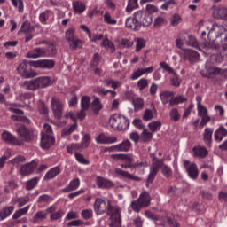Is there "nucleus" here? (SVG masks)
<instances>
[{"label": "nucleus", "mask_w": 227, "mask_h": 227, "mask_svg": "<svg viewBox=\"0 0 227 227\" xmlns=\"http://www.w3.org/2000/svg\"><path fill=\"white\" fill-rule=\"evenodd\" d=\"M51 83V77L41 76L34 80H27L20 82V86L29 91H36V90H42L49 87Z\"/></svg>", "instance_id": "1"}, {"label": "nucleus", "mask_w": 227, "mask_h": 227, "mask_svg": "<svg viewBox=\"0 0 227 227\" xmlns=\"http://www.w3.org/2000/svg\"><path fill=\"white\" fill-rule=\"evenodd\" d=\"M109 124L114 130H127L130 125L129 119L120 114H114L109 119Z\"/></svg>", "instance_id": "2"}, {"label": "nucleus", "mask_w": 227, "mask_h": 227, "mask_svg": "<svg viewBox=\"0 0 227 227\" xmlns=\"http://www.w3.org/2000/svg\"><path fill=\"white\" fill-rule=\"evenodd\" d=\"M51 108L55 118H57V120H61V116H63V109H65V103H63L59 98L52 97L51 99Z\"/></svg>", "instance_id": "3"}, {"label": "nucleus", "mask_w": 227, "mask_h": 227, "mask_svg": "<svg viewBox=\"0 0 227 227\" xmlns=\"http://www.w3.org/2000/svg\"><path fill=\"white\" fill-rule=\"evenodd\" d=\"M106 214L110 216V221H112L111 226H114V224H120L121 223L120 207H118V206H112L111 202L108 201Z\"/></svg>", "instance_id": "4"}, {"label": "nucleus", "mask_w": 227, "mask_h": 227, "mask_svg": "<svg viewBox=\"0 0 227 227\" xmlns=\"http://www.w3.org/2000/svg\"><path fill=\"white\" fill-rule=\"evenodd\" d=\"M139 15H141V11L136 12L134 13V17H129L126 19L125 26L127 29H130L131 31H139V29H141Z\"/></svg>", "instance_id": "5"}, {"label": "nucleus", "mask_w": 227, "mask_h": 227, "mask_svg": "<svg viewBox=\"0 0 227 227\" xmlns=\"http://www.w3.org/2000/svg\"><path fill=\"white\" fill-rule=\"evenodd\" d=\"M160 166H162V160L153 157V163L150 166L149 175L147 176V184H152V182L155 180L157 173H159V169H160Z\"/></svg>", "instance_id": "6"}, {"label": "nucleus", "mask_w": 227, "mask_h": 227, "mask_svg": "<svg viewBox=\"0 0 227 227\" xmlns=\"http://www.w3.org/2000/svg\"><path fill=\"white\" fill-rule=\"evenodd\" d=\"M1 139L4 143L7 145H12L15 146H20L22 145V140H19L12 132L8 130H4L1 134Z\"/></svg>", "instance_id": "7"}, {"label": "nucleus", "mask_w": 227, "mask_h": 227, "mask_svg": "<svg viewBox=\"0 0 227 227\" xmlns=\"http://www.w3.org/2000/svg\"><path fill=\"white\" fill-rule=\"evenodd\" d=\"M16 132L20 136V139H21V141L29 142L35 138V134L33 133V130L26 128V126H20L16 129Z\"/></svg>", "instance_id": "8"}, {"label": "nucleus", "mask_w": 227, "mask_h": 227, "mask_svg": "<svg viewBox=\"0 0 227 227\" xmlns=\"http://www.w3.org/2000/svg\"><path fill=\"white\" fill-rule=\"evenodd\" d=\"M109 208V202H106L102 198H98L94 203V211L97 215H102V214H106L107 209Z\"/></svg>", "instance_id": "9"}, {"label": "nucleus", "mask_w": 227, "mask_h": 227, "mask_svg": "<svg viewBox=\"0 0 227 227\" xmlns=\"http://www.w3.org/2000/svg\"><path fill=\"white\" fill-rule=\"evenodd\" d=\"M224 74V70L221 67H217L215 66H206V72L202 73V77H206L207 79H214V77H217V75H222Z\"/></svg>", "instance_id": "10"}, {"label": "nucleus", "mask_w": 227, "mask_h": 227, "mask_svg": "<svg viewBox=\"0 0 227 227\" xmlns=\"http://www.w3.org/2000/svg\"><path fill=\"white\" fill-rule=\"evenodd\" d=\"M184 166L188 173V176L192 180H197L200 175V171L198 170V165H196V163H191L189 160H184Z\"/></svg>", "instance_id": "11"}, {"label": "nucleus", "mask_w": 227, "mask_h": 227, "mask_svg": "<svg viewBox=\"0 0 227 227\" xmlns=\"http://www.w3.org/2000/svg\"><path fill=\"white\" fill-rule=\"evenodd\" d=\"M18 74H20L23 79H33V77H35L36 74L31 70H29V67L27 66V63L22 62L20 63L17 67Z\"/></svg>", "instance_id": "12"}, {"label": "nucleus", "mask_w": 227, "mask_h": 227, "mask_svg": "<svg viewBox=\"0 0 227 227\" xmlns=\"http://www.w3.org/2000/svg\"><path fill=\"white\" fill-rule=\"evenodd\" d=\"M54 145V137L52 135H47L45 132L41 133V148L43 150H49L51 146Z\"/></svg>", "instance_id": "13"}, {"label": "nucleus", "mask_w": 227, "mask_h": 227, "mask_svg": "<svg viewBox=\"0 0 227 227\" xmlns=\"http://www.w3.org/2000/svg\"><path fill=\"white\" fill-rule=\"evenodd\" d=\"M184 58L190 63H196L200 61V53L194 50L186 49L184 50Z\"/></svg>", "instance_id": "14"}, {"label": "nucleus", "mask_w": 227, "mask_h": 227, "mask_svg": "<svg viewBox=\"0 0 227 227\" xmlns=\"http://www.w3.org/2000/svg\"><path fill=\"white\" fill-rule=\"evenodd\" d=\"M96 185L98 187V189H111L112 187H114V183L102 176H97Z\"/></svg>", "instance_id": "15"}, {"label": "nucleus", "mask_w": 227, "mask_h": 227, "mask_svg": "<svg viewBox=\"0 0 227 227\" xmlns=\"http://www.w3.org/2000/svg\"><path fill=\"white\" fill-rule=\"evenodd\" d=\"M96 142L99 143V145H113L118 143V138L116 137H108L105 134H100L96 137Z\"/></svg>", "instance_id": "16"}, {"label": "nucleus", "mask_w": 227, "mask_h": 227, "mask_svg": "<svg viewBox=\"0 0 227 227\" xmlns=\"http://www.w3.org/2000/svg\"><path fill=\"white\" fill-rule=\"evenodd\" d=\"M114 173L118 175V176H121L122 178H126V180H133L134 182H141V178L137 176H134L130 174L129 171L122 170L121 168H115Z\"/></svg>", "instance_id": "17"}, {"label": "nucleus", "mask_w": 227, "mask_h": 227, "mask_svg": "<svg viewBox=\"0 0 227 227\" xmlns=\"http://www.w3.org/2000/svg\"><path fill=\"white\" fill-rule=\"evenodd\" d=\"M138 21L141 26H144V27H148V26H152V23L153 22V18H152V15L146 14L143 11H141V13L138 14Z\"/></svg>", "instance_id": "18"}, {"label": "nucleus", "mask_w": 227, "mask_h": 227, "mask_svg": "<svg viewBox=\"0 0 227 227\" xmlns=\"http://www.w3.org/2000/svg\"><path fill=\"white\" fill-rule=\"evenodd\" d=\"M27 58L37 59L38 58H45V48H35L27 53Z\"/></svg>", "instance_id": "19"}, {"label": "nucleus", "mask_w": 227, "mask_h": 227, "mask_svg": "<svg viewBox=\"0 0 227 227\" xmlns=\"http://www.w3.org/2000/svg\"><path fill=\"white\" fill-rule=\"evenodd\" d=\"M36 166H37V164L35 161H32L30 163L22 165L20 167V175H22L23 176L31 175V173H33L35 171V169H36Z\"/></svg>", "instance_id": "20"}, {"label": "nucleus", "mask_w": 227, "mask_h": 227, "mask_svg": "<svg viewBox=\"0 0 227 227\" xmlns=\"http://www.w3.org/2000/svg\"><path fill=\"white\" fill-rule=\"evenodd\" d=\"M227 137V129L224 126L220 125L215 131L214 137L216 143H221L224 137Z\"/></svg>", "instance_id": "21"}, {"label": "nucleus", "mask_w": 227, "mask_h": 227, "mask_svg": "<svg viewBox=\"0 0 227 227\" xmlns=\"http://www.w3.org/2000/svg\"><path fill=\"white\" fill-rule=\"evenodd\" d=\"M54 60L52 59H41L35 61V67H38L39 68H45L47 70L54 68Z\"/></svg>", "instance_id": "22"}, {"label": "nucleus", "mask_w": 227, "mask_h": 227, "mask_svg": "<svg viewBox=\"0 0 227 227\" xmlns=\"http://www.w3.org/2000/svg\"><path fill=\"white\" fill-rule=\"evenodd\" d=\"M138 203L144 208H146V207L150 206V201H152V198L150 197V193L148 192H144L140 194L139 198L137 199Z\"/></svg>", "instance_id": "23"}, {"label": "nucleus", "mask_w": 227, "mask_h": 227, "mask_svg": "<svg viewBox=\"0 0 227 227\" xmlns=\"http://www.w3.org/2000/svg\"><path fill=\"white\" fill-rule=\"evenodd\" d=\"M193 157H199L200 159H205L208 155V150L207 148L198 145L193 147Z\"/></svg>", "instance_id": "24"}, {"label": "nucleus", "mask_w": 227, "mask_h": 227, "mask_svg": "<svg viewBox=\"0 0 227 227\" xmlns=\"http://www.w3.org/2000/svg\"><path fill=\"white\" fill-rule=\"evenodd\" d=\"M173 97H175V92L168 90L163 91L160 95L162 104L166 105L169 102V106H171V100H173Z\"/></svg>", "instance_id": "25"}, {"label": "nucleus", "mask_w": 227, "mask_h": 227, "mask_svg": "<svg viewBox=\"0 0 227 227\" xmlns=\"http://www.w3.org/2000/svg\"><path fill=\"white\" fill-rule=\"evenodd\" d=\"M111 159H114V160H127L129 162V164H132L134 162V158L130 154H125V153H118V154H111Z\"/></svg>", "instance_id": "26"}, {"label": "nucleus", "mask_w": 227, "mask_h": 227, "mask_svg": "<svg viewBox=\"0 0 227 227\" xmlns=\"http://www.w3.org/2000/svg\"><path fill=\"white\" fill-rule=\"evenodd\" d=\"M79 185H81L79 178L73 179L68 185L63 189V192H72V191H76V189H79Z\"/></svg>", "instance_id": "27"}, {"label": "nucleus", "mask_w": 227, "mask_h": 227, "mask_svg": "<svg viewBox=\"0 0 227 227\" xmlns=\"http://www.w3.org/2000/svg\"><path fill=\"white\" fill-rule=\"evenodd\" d=\"M212 134H214V129L206 128L203 133V141L207 146H210L212 143Z\"/></svg>", "instance_id": "28"}, {"label": "nucleus", "mask_w": 227, "mask_h": 227, "mask_svg": "<svg viewBox=\"0 0 227 227\" xmlns=\"http://www.w3.org/2000/svg\"><path fill=\"white\" fill-rule=\"evenodd\" d=\"M59 173H61V168L59 167H54L45 174L44 180H52V178H56Z\"/></svg>", "instance_id": "29"}, {"label": "nucleus", "mask_w": 227, "mask_h": 227, "mask_svg": "<svg viewBox=\"0 0 227 227\" xmlns=\"http://www.w3.org/2000/svg\"><path fill=\"white\" fill-rule=\"evenodd\" d=\"M102 107L103 106H102V103L100 102V98L98 97H94V99L90 103V108L92 109V111L96 113V114H98V113L100 112Z\"/></svg>", "instance_id": "30"}, {"label": "nucleus", "mask_w": 227, "mask_h": 227, "mask_svg": "<svg viewBox=\"0 0 227 227\" xmlns=\"http://www.w3.org/2000/svg\"><path fill=\"white\" fill-rule=\"evenodd\" d=\"M132 147V143L130 140L126 139L123 142L117 145V150L119 152H130V148Z\"/></svg>", "instance_id": "31"}, {"label": "nucleus", "mask_w": 227, "mask_h": 227, "mask_svg": "<svg viewBox=\"0 0 227 227\" xmlns=\"http://www.w3.org/2000/svg\"><path fill=\"white\" fill-rule=\"evenodd\" d=\"M73 8L76 13H84L86 12V4L81 1L73 2Z\"/></svg>", "instance_id": "32"}, {"label": "nucleus", "mask_w": 227, "mask_h": 227, "mask_svg": "<svg viewBox=\"0 0 227 227\" xmlns=\"http://www.w3.org/2000/svg\"><path fill=\"white\" fill-rule=\"evenodd\" d=\"M44 219H47V212L39 211L33 216V223L38 224V223H42Z\"/></svg>", "instance_id": "33"}, {"label": "nucleus", "mask_w": 227, "mask_h": 227, "mask_svg": "<svg viewBox=\"0 0 227 227\" xmlns=\"http://www.w3.org/2000/svg\"><path fill=\"white\" fill-rule=\"evenodd\" d=\"M146 167H148V162H146V160L137 161L133 165L121 164V168H123V169H129V168H146Z\"/></svg>", "instance_id": "34"}, {"label": "nucleus", "mask_w": 227, "mask_h": 227, "mask_svg": "<svg viewBox=\"0 0 227 227\" xmlns=\"http://www.w3.org/2000/svg\"><path fill=\"white\" fill-rule=\"evenodd\" d=\"M13 210H15V207L10 206L7 207L0 211V219L1 221H4V219H6V217H10L12 215Z\"/></svg>", "instance_id": "35"}, {"label": "nucleus", "mask_w": 227, "mask_h": 227, "mask_svg": "<svg viewBox=\"0 0 227 227\" xmlns=\"http://www.w3.org/2000/svg\"><path fill=\"white\" fill-rule=\"evenodd\" d=\"M58 54V50L54 44H50L47 48H44L45 58H54Z\"/></svg>", "instance_id": "36"}, {"label": "nucleus", "mask_w": 227, "mask_h": 227, "mask_svg": "<svg viewBox=\"0 0 227 227\" xmlns=\"http://www.w3.org/2000/svg\"><path fill=\"white\" fill-rule=\"evenodd\" d=\"M215 19H227V8H218L213 12Z\"/></svg>", "instance_id": "37"}, {"label": "nucleus", "mask_w": 227, "mask_h": 227, "mask_svg": "<svg viewBox=\"0 0 227 227\" xmlns=\"http://www.w3.org/2000/svg\"><path fill=\"white\" fill-rule=\"evenodd\" d=\"M132 105L134 106V111H141L145 107V101L141 98H135L132 100Z\"/></svg>", "instance_id": "38"}, {"label": "nucleus", "mask_w": 227, "mask_h": 227, "mask_svg": "<svg viewBox=\"0 0 227 227\" xmlns=\"http://www.w3.org/2000/svg\"><path fill=\"white\" fill-rule=\"evenodd\" d=\"M168 116L170 117L171 121H180V118H182L180 112H178V109L176 108H172L168 113Z\"/></svg>", "instance_id": "39"}, {"label": "nucleus", "mask_w": 227, "mask_h": 227, "mask_svg": "<svg viewBox=\"0 0 227 227\" xmlns=\"http://www.w3.org/2000/svg\"><path fill=\"white\" fill-rule=\"evenodd\" d=\"M90 105H91V98H90V96H83L81 98V103H80L81 109H86L88 111V109H90Z\"/></svg>", "instance_id": "40"}, {"label": "nucleus", "mask_w": 227, "mask_h": 227, "mask_svg": "<svg viewBox=\"0 0 227 227\" xmlns=\"http://www.w3.org/2000/svg\"><path fill=\"white\" fill-rule=\"evenodd\" d=\"M67 42L70 48L74 49V51L75 49H79L82 47V41L77 37H74V39H71L70 41H67Z\"/></svg>", "instance_id": "41"}, {"label": "nucleus", "mask_w": 227, "mask_h": 227, "mask_svg": "<svg viewBox=\"0 0 227 227\" xmlns=\"http://www.w3.org/2000/svg\"><path fill=\"white\" fill-rule=\"evenodd\" d=\"M29 206H27L23 208H20L17 211H15V213L12 215V219H19L20 217H22V215H26L27 214V212H29Z\"/></svg>", "instance_id": "42"}, {"label": "nucleus", "mask_w": 227, "mask_h": 227, "mask_svg": "<svg viewBox=\"0 0 227 227\" xmlns=\"http://www.w3.org/2000/svg\"><path fill=\"white\" fill-rule=\"evenodd\" d=\"M101 47H104L105 49H108L112 53L114 52V51H116V47H114V43L109 41V39H104L101 43Z\"/></svg>", "instance_id": "43"}, {"label": "nucleus", "mask_w": 227, "mask_h": 227, "mask_svg": "<svg viewBox=\"0 0 227 227\" xmlns=\"http://www.w3.org/2000/svg\"><path fill=\"white\" fill-rule=\"evenodd\" d=\"M104 21L106 22V24H109L110 26H116V24H118V20L113 19V16H111V13H109V12H105Z\"/></svg>", "instance_id": "44"}, {"label": "nucleus", "mask_w": 227, "mask_h": 227, "mask_svg": "<svg viewBox=\"0 0 227 227\" xmlns=\"http://www.w3.org/2000/svg\"><path fill=\"white\" fill-rule=\"evenodd\" d=\"M166 24H168V20H166V18L164 17L158 16L154 20L153 26L154 27L159 28V27H162V26H166Z\"/></svg>", "instance_id": "45"}, {"label": "nucleus", "mask_w": 227, "mask_h": 227, "mask_svg": "<svg viewBox=\"0 0 227 227\" xmlns=\"http://www.w3.org/2000/svg\"><path fill=\"white\" fill-rule=\"evenodd\" d=\"M170 82L172 86H176V88L180 87V84L182 83V80H180V76H178L176 72H174L171 74Z\"/></svg>", "instance_id": "46"}, {"label": "nucleus", "mask_w": 227, "mask_h": 227, "mask_svg": "<svg viewBox=\"0 0 227 227\" xmlns=\"http://www.w3.org/2000/svg\"><path fill=\"white\" fill-rule=\"evenodd\" d=\"M161 173L165 178H169L173 175V170L171 168L166 164H161Z\"/></svg>", "instance_id": "47"}, {"label": "nucleus", "mask_w": 227, "mask_h": 227, "mask_svg": "<svg viewBox=\"0 0 227 227\" xmlns=\"http://www.w3.org/2000/svg\"><path fill=\"white\" fill-rule=\"evenodd\" d=\"M184 43L189 47H198V41H196V37L192 35L184 37Z\"/></svg>", "instance_id": "48"}, {"label": "nucleus", "mask_w": 227, "mask_h": 227, "mask_svg": "<svg viewBox=\"0 0 227 227\" xmlns=\"http://www.w3.org/2000/svg\"><path fill=\"white\" fill-rule=\"evenodd\" d=\"M33 31H35V29L31 27L29 21H25L18 33L20 35V33H33Z\"/></svg>", "instance_id": "49"}, {"label": "nucleus", "mask_w": 227, "mask_h": 227, "mask_svg": "<svg viewBox=\"0 0 227 227\" xmlns=\"http://www.w3.org/2000/svg\"><path fill=\"white\" fill-rule=\"evenodd\" d=\"M148 127L152 132H157L160 130V127H162V122L160 121H154L148 124Z\"/></svg>", "instance_id": "50"}, {"label": "nucleus", "mask_w": 227, "mask_h": 227, "mask_svg": "<svg viewBox=\"0 0 227 227\" xmlns=\"http://www.w3.org/2000/svg\"><path fill=\"white\" fill-rule=\"evenodd\" d=\"M203 45L204 49H207V51H210V49H213L214 51H219V49H221L219 43L215 42H206Z\"/></svg>", "instance_id": "51"}, {"label": "nucleus", "mask_w": 227, "mask_h": 227, "mask_svg": "<svg viewBox=\"0 0 227 227\" xmlns=\"http://www.w3.org/2000/svg\"><path fill=\"white\" fill-rule=\"evenodd\" d=\"M136 52H139L141 49H145L146 47V41L143 38H136Z\"/></svg>", "instance_id": "52"}, {"label": "nucleus", "mask_w": 227, "mask_h": 227, "mask_svg": "<svg viewBox=\"0 0 227 227\" xmlns=\"http://www.w3.org/2000/svg\"><path fill=\"white\" fill-rule=\"evenodd\" d=\"M38 177H34L26 183L27 191H32V189L35 188L38 184Z\"/></svg>", "instance_id": "53"}, {"label": "nucleus", "mask_w": 227, "mask_h": 227, "mask_svg": "<svg viewBox=\"0 0 227 227\" xmlns=\"http://www.w3.org/2000/svg\"><path fill=\"white\" fill-rule=\"evenodd\" d=\"M180 22H182V17L180 16V14H173L170 18V25L173 27H176V26H178Z\"/></svg>", "instance_id": "54"}, {"label": "nucleus", "mask_w": 227, "mask_h": 227, "mask_svg": "<svg viewBox=\"0 0 227 227\" xmlns=\"http://www.w3.org/2000/svg\"><path fill=\"white\" fill-rule=\"evenodd\" d=\"M141 135L142 141H144V143H147V141H152V137H153L152 132H150L147 129H144Z\"/></svg>", "instance_id": "55"}, {"label": "nucleus", "mask_w": 227, "mask_h": 227, "mask_svg": "<svg viewBox=\"0 0 227 227\" xmlns=\"http://www.w3.org/2000/svg\"><path fill=\"white\" fill-rule=\"evenodd\" d=\"M65 215V211H63V209H59L55 213H52L50 215V219L51 221H58V219H61V217H63Z\"/></svg>", "instance_id": "56"}, {"label": "nucleus", "mask_w": 227, "mask_h": 227, "mask_svg": "<svg viewBox=\"0 0 227 227\" xmlns=\"http://www.w3.org/2000/svg\"><path fill=\"white\" fill-rule=\"evenodd\" d=\"M23 162H26V158H24L23 156H16L10 160V163L16 167L20 166V164H22Z\"/></svg>", "instance_id": "57"}, {"label": "nucleus", "mask_w": 227, "mask_h": 227, "mask_svg": "<svg viewBox=\"0 0 227 227\" xmlns=\"http://www.w3.org/2000/svg\"><path fill=\"white\" fill-rule=\"evenodd\" d=\"M75 36V28L70 27L66 31V40L67 42H69L70 40H74V38H76Z\"/></svg>", "instance_id": "58"}, {"label": "nucleus", "mask_w": 227, "mask_h": 227, "mask_svg": "<svg viewBox=\"0 0 227 227\" xmlns=\"http://www.w3.org/2000/svg\"><path fill=\"white\" fill-rule=\"evenodd\" d=\"M81 216L82 219H85V221L91 219V217H93V209H83L81 212Z\"/></svg>", "instance_id": "59"}, {"label": "nucleus", "mask_w": 227, "mask_h": 227, "mask_svg": "<svg viewBox=\"0 0 227 227\" xmlns=\"http://www.w3.org/2000/svg\"><path fill=\"white\" fill-rule=\"evenodd\" d=\"M14 203H18V207H24V205L29 203V197H20L15 199Z\"/></svg>", "instance_id": "60"}, {"label": "nucleus", "mask_w": 227, "mask_h": 227, "mask_svg": "<svg viewBox=\"0 0 227 227\" xmlns=\"http://www.w3.org/2000/svg\"><path fill=\"white\" fill-rule=\"evenodd\" d=\"M143 120L145 121H150L151 120H153V111L151 109L145 110L143 114Z\"/></svg>", "instance_id": "61"}, {"label": "nucleus", "mask_w": 227, "mask_h": 227, "mask_svg": "<svg viewBox=\"0 0 227 227\" xmlns=\"http://www.w3.org/2000/svg\"><path fill=\"white\" fill-rule=\"evenodd\" d=\"M90 143H91V137L89 134L84 135L82 138V142L80 143L82 146L84 148H88L90 146Z\"/></svg>", "instance_id": "62"}, {"label": "nucleus", "mask_w": 227, "mask_h": 227, "mask_svg": "<svg viewBox=\"0 0 227 227\" xmlns=\"http://www.w3.org/2000/svg\"><path fill=\"white\" fill-rule=\"evenodd\" d=\"M197 110H198V116L201 117L208 114V110L207 109V107H205V106L201 104H197Z\"/></svg>", "instance_id": "63"}, {"label": "nucleus", "mask_w": 227, "mask_h": 227, "mask_svg": "<svg viewBox=\"0 0 227 227\" xmlns=\"http://www.w3.org/2000/svg\"><path fill=\"white\" fill-rule=\"evenodd\" d=\"M139 4L137 3V0H129L126 10L128 12H132V10H136Z\"/></svg>", "instance_id": "64"}]
</instances>
